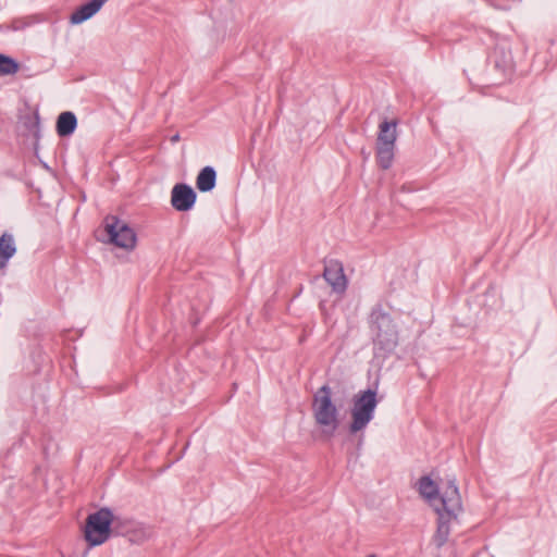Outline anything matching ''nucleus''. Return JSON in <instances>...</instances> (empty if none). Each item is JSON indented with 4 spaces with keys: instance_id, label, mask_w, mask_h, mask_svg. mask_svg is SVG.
Segmentation results:
<instances>
[{
    "instance_id": "f257e3e1",
    "label": "nucleus",
    "mask_w": 557,
    "mask_h": 557,
    "mask_svg": "<svg viewBox=\"0 0 557 557\" xmlns=\"http://www.w3.org/2000/svg\"><path fill=\"white\" fill-rule=\"evenodd\" d=\"M419 493L438 516L433 541L442 547L449 539L450 522L462 511L459 490H419Z\"/></svg>"
},
{
    "instance_id": "f03ea898",
    "label": "nucleus",
    "mask_w": 557,
    "mask_h": 557,
    "mask_svg": "<svg viewBox=\"0 0 557 557\" xmlns=\"http://www.w3.org/2000/svg\"><path fill=\"white\" fill-rule=\"evenodd\" d=\"M312 413L323 434L332 436L339 425V413L333 403L332 391L327 385L320 387L313 395Z\"/></svg>"
},
{
    "instance_id": "7ed1b4c3",
    "label": "nucleus",
    "mask_w": 557,
    "mask_h": 557,
    "mask_svg": "<svg viewBox=\"0 0 557 557\" xmlns=\"http://www.w3.org/2000/svg\"><path fill=\"white\" fill-rule=\"evenodd\" d=\"M370 323L375 349L393 351L398 345V330L391 315L379 306L372 310Z\"/></svg>"
},
{
    "instance_id": "20e7f679",
    "label": "nucleus",
    "mask_w": 557,
    "mask_h": 557,
    "mask_svg": "<svg viewBox=\"0 0 557 557\" xmlns=\"http://www.w3.org/2000/svg\"><path fill=\"white\" fill-rule=\"evenodd\" d=\"M376 406V392L373 389L369 388L354 396L351 422L349 424V432L351 434H356L367 428L374 417Z\"/></svg>"
},
{
    "instance_id": "39448f33",
    "label": "nucleus",
    "mask_w": 557,
    "mask_h": 557,
    "mask_svg": "<svg viewBox=\"0 0 557 557\" xmlns=\"http://www.w3.org/2000/svg\"><path fill=\"white\" fill-rule=\"evenodd\" d=\"M113 518L112 510L107 507L88 515L84 533L89 546H99L109 540Z\"/></svg>"
},
{
    "instance_id": "423d86ee",
    "label": "nucleus",
    "mask_w": 557,
    "mask_h": 557,
    "mask_svg": "<svg viewBox=\"0 0 557 557\" xmlns=\"http://www.w3.org/2000/svg\"><path fill=\"white\" fill-rule=\"evenodd\" d=\"M104 230L109 240L116 247L132 250L136 246V234L125 222L115 216L104 220Z\"/></svg>"
},
{
    "instance_id": "0eeeda50",
    "label": "nucleus",
    "mask_w": 557,
    "mask_h": 557,
    "mask_svg": "<svg viewBox=\"0 0 557 557\" xmlns=\"http://www.w3.org/2000/svg\"><path fill=\"white\" fill-rule=\"evenodd\" d=\"M196 201V193L187 184H176L171 191V205L177 211L190 210Z\"/></svg>"
},
{
    "instance_id": "6e6552de",
    "label": "nucleus",
    "mask_w": 557,
    "mask_h": 557,
    "mask_svg": "<svg viewBox=\"0 0 557 557\" xmlns=\"http://www.w3.org/2000/svg\"><path fill=\"white\" fill-rule=\"evenodd\" d=\"M324 280L335 293L343 294L347 288V278L341 262L331 261L324 268Z\"/></svg>"
},
{
    "instance_id": "1a4fd4ad",
    "label": "nucleus",
    "mask_w": 557,
    "mask_h": 557,
    "mask_svg": "<svg viewBox=\"0 0 557 557\" xmlns=\"http://www.w3.org/2000/svg\"><path fill=\"white\" fill-rule=\"evenodd\" d=\"M108 0H91L72 13L70 22L81 24L95 15Z\"/></svg>"
},
{
    "instance_id": "9d476101",
    "label": "nucleus",
    "mask_w": 557,
    "mask_h": 557,
    "mask_svg": "<svg viewBox=\"0 0 557 557\" xmlns=\"http://www.w3.org/2000/svg\"><path fill=\"white\" fill-rule=\"evenodd\" d=\"M396 126V121H383L379 126L376 146L395 147V143L397 139Z\"/></svg>"
},
{
    "instance_id": "9b49d317",
    "label": "nucleus",
    "mask_w": 557,
    "mask_h": 557,
    "mask_svg": "<svg viewBox=\"0 0 557 557\" xmlns=\"http://www.w3.org/2000/svg\"><path fill=\"white\" fill-rule=\"evenodd\" d=\"M16 252L14 238L11 234L4 233L0 237V269L7 267L10 258Z\"/></svg>"
},
{
    "instance_id": "f8f14e48",
    "label": "nucleus",
    "mask_w": 557,
    "mask_h": 557,
    "mask_svg": "<svg viewBox=\"0 0 557 557\" xmlns=\"http://www.w3.org/2000/svg\"><path fill=\"white\" fill-rule=\"evenodd\" d=\"M76 125L77 120L75 114L70 111H65L58 116L57 132L61 137H66L74 133Z\"/></svg>"
},
{
    "instance_id": "ddd939ff",
    "label": "nucleus",
    "mask_w": 557,
    "mask_h": 557,
    "mask_svg": "<svg viewBox=\"0 0 557 557\" xmlns=\"http://www.w3.org/2000/svg\"><path fill=\"white\" fill-rule=\"evenodd\" d=\"M216 181V173L212 166L203 168L197 178L196 186L200 191L207 193L214 188Z\"/></svg>"
},
{
    "instance_id": "4468645a",
    "label": "nucleus",
    "mask_w": 557,
    "mask_h": 557,
    "mask_svg": "<svg viewBox=\"0 0 557 557\" xmlns=\"http://www.w3.org/2000/svg\"><path fill=\"white\" fill-rule=\"evenodd\" d=\"M394 150L395 147L376 146V160L377 164L382 169L387 170L388 168H391L394 159Z\"/></svg>"
},
{
    "instance_id": "2eb2a0df",
    "label": "nucleus",
    "mask_w": 557,
    "mask_h": 557,
    "mask_svg": "<svg viewBox=\"0 0 557 557\" xmlns=\"http://www.w3.org/2000/svg\"><path fill=\"white\" fill-rule=\"evenodd\" d=\"M20 69L18 63L10 57L0 54V74L11 75L15 74Z\"/></svg>"
},
{
    "instance_id": "dca6fc26",
    "label": "nucleus",
    "mask_w": 557,
    "mask_h": 557,
    "mask_svg": "<svg viewBox=\"0 0 557 557\" xmlns=\"http://www.w3.org/2000/svg\"><path fill=\"white\" fill-rule=\"evenodd\" d=\"M440 485H446L447 487H455V481L444 482L443 480H433L430 475L421 476L418 481L417 487H438Z\"/></svg>"
},
{
    "instance_id": "f3484780",
    "label": "nucleus",
    "mask_w": 557,
    "mask_h": 557,
    "mask_svg": "<svg viewBox=\"0 0 557 557\" xmlns=\"http://www.w3.org/2000/svg\"><path fill=\"white\" fill-rule=\"evenodd\" d=\"M180 139V136L178 134L174 135L172 138H171V141L175 143Z\"/></svg>"
},
{
    "instance_id": "a211bd4d",
    "label": "nucleus",
    "mask_w": 557,
    "mask_h": 557,
    "mask_svg": "<svg viewBox=\"0 0 557 557\" xmlns=\"http://www.w3.org/2000/svg\"><path fill=\"white\" fill-rule=\"evenodd\" d=\"M367 557H377V556L374 554H371V555H368Z\"/></svg>"
}]
</instances>
